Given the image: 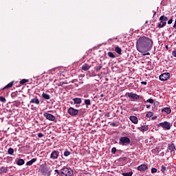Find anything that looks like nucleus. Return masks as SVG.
<instances>
[{
  "label": "nucleus",
  "instance_id": "f257e3e1",
  "mask_svg": "<svg viewBox=\"0 0 176 176\" xmlns=\"http://www.w3.org/2000/svg\"><path fill=\"white\" fill-rule=\"evenodd\" d=\"M153 47V41L150 38L143 36H140L136 42V49L140 53L142 52H150Z\"/></svg>",
  "mask_w": 176,
  "mask_h": 176
},
{
  "label": "nucleus",
  "instance_id": "f03ea898",
  "mask_svg": "<svg viewBox=\"0 0 176 176\" xmlns=\"http://www.w3.org/2000/svg\"><path fill=\"white\" fill-rule=\"evenodd\" d=\"M60 176H74V170L71 168L64 166L60 169Z\"/></svg>",
  "mask_w": 176,
  "mask_h": 176
},
{
  "label": "nucleus",
  "instance_id": "7ed1b4c3",
  "mask_svg": "<svg viewBox=\"0 0 176 176\" xmlns=\"http://www.w3.org/2000/svg\"><path fill=\"white\" fill-rule=\"evenodd\" d=\"M130 138L129 137L123 136L120 138L119 145H122V146H126L127 145H130Z\"/></svg>",
  "mask_w": 176,
  "mask_h": 176
},
{
  "label": "nucleus",
  "instance_id": "20e7f679",
  "mask_svg": "<svg viewBox=\"0 0 176 176\" xmlns=\"http://www.w3.org/2000/svg\"><path fill=\"white\" fill-rule=\"evenodd\" d=\"M171 126H173V124L167 121L161 122L158 124V127H162L164 130H170Z\"/></svg>",
  "mask_w": 176,
  "mask_h": 176
},
{
  "label": "nucleus",
  "instance_id": "39448f33",
  "mask_svg": "<svg viewBox=\"0 0 176 176\" xmlns=\"http://www.w3.org/2000/svg\"><path fill=\"white\" fill-rule=\"evenodd\" d=\"M67 113L69 115H71V116H76V115L79 113V110L74 109V107H69L67 110Z\"/></svg>",
  "mask_w": 176,
  "mask_h": 176
},
{
  "label": "nucleus",
  "instance_id": "423d86ee",
  "mask_svg": "<svg viewBox=\"0 0 176 176\" xmlns=\"http://www.w3.org/2000/svg\"><path fill=\"white\" fill-rule=\"evenodd\" d=\"M43 116L45 118H46L47 120H50V122H55L56 120V116L49 113H44Z\"/></svg>",
  "mask_w": 176,
  "mask_h": 176
},
{
  "label": "nucleus",
  "instance_id": "0eeeda50",
  "mask_svg": "<svg viewBox=\"0 0 176 176\" xmlns=\"http://www.w3.org/2000/svg\"><path fill=\"white\" fill-rule=\"evenodd\" d=\"M170 79V73L166 72L162 74L160 76V80H162V82H164V80H168Z\"/></svg>",
  "mask_w": 176,
  "mask_h": 176
},
{
  "label": "nucleus",
  "instance_id": "6e6552de",
  "mask_svg": "<svg viewBox=\"0 0 176 176\" xmlns=\"http://www.w3.org/2000/svg\"><path fill=\"white\" fill-rule=\"evenodd\" d=\"M59 155L60 152L58 151H54L50 155V159H52V160H56V159H58Z\"/></svg>",
  "mask_w": 176,
  "mask_h": 176
},
{
  "label": "nucleus",
  "instance_id": "1a4fd4ad",
  "mask_svg": "<svg viewBox=\"0 0 176 176\" xmlns=\"http://www.w3.org/2000/svg\"><path fill=\"white\" fill-rule=\"evenodd\" d=\"M127 96L129 98H131V100H140V96H138L137 94L131 92L128 93Z\"/></svg>",
  "mask_w": 176,
  "mask_h": 176
},
{
  "label": "nucleus",
  "instance_id": "9d476101",
  "mask_svg": "<svg viewBox=\"0 0 176 176\" xmlns=\"http://www.w3.org/2000/svg\"><path fill=\"white\" fill-rule=\"evenodd\" d=\"M30 104L39 105V104H41V101H39V98H38V96H34L32 99H31Z\"/></svg>",
  "mask_w": 176,
  "mask_h": 176
},
{
  "label": "nucleus",
  "instance_id": "9b49d317",
  "mask_svg": "<svg viewBox=\"0 0 176 176\" xmlns=\"http://www.w3.org/2000/svg\"><path fill=\"white\" fill-rule=\"evenodd\" d=\"M148 168V166L146 164H141L138 166V171H145Z\"/></svg>",
  "mask_w": 176,
  "mask_h": 176
},
{
  "label": "nucleus",
  "instance_id": "f8f14e48",
  "mask_svg": "<svg viewBox=\"0 0 176 176\" xmlns=\"http://www.w3.org/2000/svg\"><path fill=\"white\" fill-rule=\"evenodd\" d=\"M129 119L132 123H134V124H137L138 123V118L134 116H130Z\"/></svg>",
  "mask_w": 176,
  "mask_h": 176
},
{
  "label": "nucleus",
  "instance_id": "ddd939ff",
  "mask_svg": "<svg viewBox=\"0 0 176 176\" xmlns=\"http://www.w3.org/2000/svg\"><path fill=\"white\" fill-rule=\"evenodd\" d=\"M8 167H5V166H1L0 168V173L1 174H6V173H8V171H9V169H8Z\"/></svg>",
  "mask_w": 176,
  "mask_h": 176
},
{
  "label": "nucleus",
  "instance_id": "4468645a",
  "mask_svg": "<svg viewBox=\"0 0 176 176\" xmlns=\"http://www.w3.org/2000/svg\"><path fill=\"white\" fill-rule=\"evenodd\" d=\"M90 67H91V66L89 64L85 63L82 66V71H89V69H90Z\"/></svg>",
  "mask_w": 176,
  "mask_h": 176
},
{
  "label": "nucleus",
  "instance_id": "2eb2a0df",
  "mask_svg": "<svg viewBox=\"0 0 176 176\" xmlns=\"http://www.w3.org/2000/svg\"><path fill=\"white\" fill-rule=\"evenodd\" d=\"M73 101H74V104H82V98H74L73 99Z\"/></svg>",
  "mask_w": 176,
  "mask_h": 176
},
{
  "label": "nucleus",
  "instance_id": "dca6fc26",
  "mask_svg": "<svg viewBox=\"0 0 176 176\" xmlns=\"http://www.w3.org/2000/svg\"><path fill=\"white\" fill-rule=\"evenodd\" d=\"M161 22L158 23L157 28H163V27H166V25L167 24V22H164L163 21H160Z\"/></svg>",
  "mask_w": 176,
  "mask_h": 176
},
{
  "label": "nucleus",
  "instance_id": "f3484780",
  "mask_svg": "<svg viewBox=\"0 0 176 176\" xmlns=\"http://www.w3.org/2000/svg\"><path fill=\"white\" fill-rule=\"evenodd\" d=\"M168 149L169 151H170V152H173V151H175V144H174V143L168 144Z\"/></svg>",
  "mask_w": 176,
  "mask_h": 176
},
{
  "label": "nucleus",
  "instance_id": "a211bd4d",
  "mask_svg": "<svg viewBox=\"0 0 176 176\" xmlns=\"http://www.w3.org/2000/svg\"><path fill=\"white\" fill-rule=\"evenodd\" d=\"M41 97L44 100H50V95L45 94V93H43L41 95Z\"/></svg>",
  "mask_w": 176,
  "mask_h": 176
},
{
  "label": "nucleus",
  "instance_id": "6ab92c4d",
  "mask_svg": "<svg viewBox=\"0 0 176 176\" xmlns=\"http://www.w3.org/2000/svg\"><path fill=\"white\" fill-rule=\"evenodd\" d=\"M115 52L120 56H122V48H120L119 46L116 47Z\"/></svg>",
  "mask_w": 176,
  "mask_h": 176
},
{
  "label": "nucleus",
  "instance_id": "aec40b11",
  "mask_svg": "<svg viewBox=\"0 0 176 176\" xmlns=\"http://www.w3.org/2000/svg\"><path fill=\"white\" fill-rule=\"evenodd\" d=\"M167 170H168V166H167V165H162L161 166V172L163 173L164 174L167 171Z\"/></svg>",
  "mask_w": 176,
  "mask_h": 176
},
{
  "label": "nucleus",
  "instance_id": "412c9836",
  "mask_svg": "<svg viewBox=\"0 0 176 176\" xmlns=\"http://www.w3.org/2000/svg\"><path fill=\"white\" fill-rule=\"evenodd\" d=\"M41 173H43V174H48V175H50V171L49 170V168H43L41 170Z\"/></svg>",
  "mask_w": 176,
  "mask_h": 176
},
{
  "label": "nucleus",
  "instance_id": "4be33fe9",
  "mask_svg": "<svg viewBox=\"0 0 176 176\" xmlns=\"http://www.w3.org/2000/svg\"><path fill=\"white\" fill-rule=\"evenodd\" d=\"M13 83H14V81L10 82L3 88V90H6V89H10V87L13 86Z\"/></svg>",
  "mask_w": 176,
  "mask_h": 176
},
{
  "label": "nucleus",
  "instance_id": "5701e85b",
  "mask_svg": "<svg viewBox=\"0 0 176 176\" xmlns=\"http://www.w3.org/2000/svg\"><path fill=\"white\" fill-rule=\"evenodd\" d=\"M162 112H165L166 113H170L171 112V108L165 107L164 109H162Z\"/></svg>",
  "mask_w": 176,
  "mask_h": 176
},
{
  "label": "nucleus",
  "instance_id": "b1692460",
  "mask_svg": "<svg viewBox=\"0 0 176 176\" xmlns=\"http://www.w3.org/2000/svg\"><path fill=\"white\" fill-rule=\"evenodd\" d=\"M167 20H168V18L164 15H162L160 17V21H164V23H166Z\"/></svg>",
  "mask_w": 176,
  "mask_h": 176
},
{
  "label": "nucleus",
  "instance_id": "393cba45",
  "mask_svg": "<svg viewBox=\"0 0 176 176\" xmlns=\"http://www.w3.org/2000/svg\"><path fill=\"white\" fill-rule=\"evenodd\" d=\"M25 162L23 159H19L16 162L17 166H23Z\"/></svg>",
  "mask_w": 176,
  "mask_h": 176
},
{
  "label": "nucleus",
  "instance_id": "a878e982",
  "mask_svg": "<svg viewBox=\"0 0 176 176\" xmlns=\"http://www.w3.org/2000/svg\"><path fill=\"white\" fill-rule=\"evenodd\" d=\"M30 82V80L23 78L19 81L20 85H24L25 83H28Z\"/></svg>",
  "mask_w": 176,
  "mask_h": 176
},
{
  "label": "nucleus",
  "instance_id": "bb28decb",
  "mask_svg": "<svg viewBox=\"0 0 176 176\" xmlns=\"http://www.w3.org/2000/svg\"><path fill=\"white\" fill-rule=\"evenodd\" d=\"M84 102L87 108H89V105H91V100H90V99H85Z\"/></svg>",
  "mask_w": 176,
  "mask_h": 176
},
{
  "label": "nucleus",
  "instance_id": "cd10ccee",
  "mask_svg": "<svg viewBox=\"0 0 176 176\" xmlns=\"http://www.w3.org/2000/svg\"><path fill=\"white\" fill-rule=\"evenodd\" d=\"M107 56H109L110 58H116V55H115V54H113L112 52H109L107 53Z\"/></svg>",
  "mask_w": 176,
  "mask_h": 176
},
{
  "label": "nucleus",
  "instance_id": "c85d7f7f",
  "mask_svg": "<svg viewBox=\"0 0 176 176\" xmlns=\"http://www.w3.org/2000/svg\"><path fill=\"white\" fill-rule=\"evenodd\" d=\"M149 127L147 125H144L141 126V131H148Z\"/></svg>",
  "mask_w": 176,
  "mask_h": 176
},
{
  "label": "nucleus",
  "instance_id": "c756f323",
  "mask_svg": "<svg viewBox=\"0 0 176 176\" xmlns=\"http://www.w3.org/2000/svg\"><path fill=\"white\" fill-rule=\"evenodd\" d=\"M8 155H13V153H14V149H13L12 148H8Z\"/></svg>",
  "mask_w": 176,
  "mask_h": 176
},
{
  "label": "nucleus",
  "instance_id": "7c9ffc66",
  "mask_svg": "<svg viewBox=\"0 0 176 176\" xmlns=\"http://www.w3.org/2000/svg\"><path fill=\"white\" fill-rule=\"evenodd\" d=\"M153 115V112L152 111H148L147 112V113L146 114V118H152Z\"/></svg>",
  "mask_w": 176,
  "mask_h": 176
},
{
  "label": "nucleus",
  "instance_id": "2f4dec72",
  "mask_svg": "<svg viewBox=\"0 0 176 176\" xmlns=\"http://www.w3.org/2000/svg\"><path fill=\"white\" fill-rule=\"evenodd\" d=\"M144 102H149V104H153L155 100H153V99H148L146 100H144Z\"/></svg>",
  "mask_w": 176,
  "mask_h": 176
},
{
  "label": "nucleus",
  "instance_id": "473e14b6",
  "mask_svg": "<svg viewBox=\"0 0 176 176\" xmlns=\"http://www.w3.org/2000/svg\"><path fill=\"white\" fill-rule=\"evenodd\" d=\"M64 156L65 157L69 156L71 155V152L68 151H65L63 153Z\"/></svg>",
  "mask_w": 176,
  "mask_h": 176
},
{
  "label": "nucleus",
  "instance_id": "72a5a7b5",
  "mask_svg": "<svg viewBox=\"0 0 176 176\" xmlns=\"http://www.w3.org/2000/svg\"><path fill=\"white\" fill-rule=\"evenodd\" d=\"M122 175H124V176H132L133 175V172L124 173H122Z\"/></svg>",
  "mask_w": 176,
  "mask_h": 176
},
{
  "label": "nucleus",
  "instance_id": "f704fd0d",
  "mask_svg": "<svg viewBox=\"0 0 176 176\" xmlns=\"http://www.w3.org/2000/svg\"><path fill=\"white\" fill-rule=\"evenodd\" d=\"M0 102H6V99L3 96H0Z\"/></svg>",
  "mask_w": 176,
  "mask_h": 176
},
{
  "label": "nucleus",
  "instance_id": "c9c22d12",
  "mask_svg": "<svg viewBox=\"0 0 176 176\" xmlns=\"http://www.w3.org/2000/svg\"><path fill=\"white\" fill-rule=\"evenodd\" d=\"M16 96H17V91L12 92V93L11 94V97H12V98H14V97H16Z\"/></svg>",
  "mask_w": 176,
  "mask_h": 176
},
{
  "label": "nucleus",
  "instance_id": "e433bc0d",
  "mask_svg": "<svg viewBox=\"0 0 176 176\" xmlns=\"http://www.w3.org/2000/svg\"><path fill=\"white\" fill-rule=\"evenodd\" d=\"M151 173H152V174H155V173H157V169L155 168H152Z\"/></svg>",
  "mask_w": 176,
  "mask_h": 176
},
{
  "label": "nucleus",
  "instance_id": "4c0bfd02",
  "mask_svg": "<svg viewBox=\"0 0 176 176\" xmlns=\"http://www.w3.org/2000/svg\"><path fill=\"white\" fill-rule=\"evenodd\" d=\"M111 153H113V155H115V153H116V147H113L111 148Z\"/></svg>",
  "mask_w": 176,
  "mask_h": 176
},
{
  "label": "nucleus",
  "instance_id": "58836bf2",
  "mask_svg": "<svg viewBox=\"0 0 176 176\" xmlns=\"http://www.w3.org/2000/svg\"><path fill=\"white\" fill-rule=\"evenodd\" d=\"M37 136L38 137V138H42V137H43V133H39L37 134Z\"/></svg>",
  "mask_w": 176,
  "mask_h": 176
},
{
  "label": "nucleus",
  "instance_id": "ea45409f",
  "mask_svg": "<svg viewBox=\"0 0 176 176\" xmlns=\"http://www.w3.org/2000/svg\"><path fill=\"white\" fill-rule=\"evenodd\" d=\"M55 173H56L57 175H61V172L59 170L56 169Z\"/></svg>",
  "mask_w": 176,
  "mask_h": 176
},
{
  "label": "nucleus",
  "instance_id": "a19ab883",
  "mask_svg": "<svg viewBox=\"0 0 176 176\" xmlns=\"http://www.w3.org/2000/svg\"><path fill=\"white\" fill-rule=\"evenodd\" d=\"M111 126H112L113 127H118V124L115 122L111 123Z\"/></svg>",
  "mask_w": 176,
  "mask_h": 176
},
{
  "label": "nucleus",
  "instance_id": "79ce46f5",
  "mask_svg": "<svg viewBox=\"0 0 176 176\" xmlns=\"http://www.w3.org/2000/svg\"><path fill=\"white\" fill-rule=\"evenodd\" d=\"M30 162H32V164H34V163H35V162H36V158H33L30 160Z\"/></svg>",
  "mask_w": 176,
  "mask_h": 176
},
{
  "label": "nucleus",
  "instance_id": "37998d69",
  "mask_svg": "<svg viewBox=\"0 0 176 176\" xmlns=\"http://www.w3.org/2000/svg\"><path fill=\"white\" fill-rule=\"evenodd\" d=\"M26 166H32V164L31 161H28V162L26 163Z\"/></svg>",
  "mask_w": 176,
  "mask_h": 176
},
{
  "label": "nucleus",
  "instance_id": "c03bdc74",
  "mask_svg": "<svg viewBox=\"0 0 176 176\" xmlns=\"http://www.w3.org/2000/svg\"><path fill=\"white\" fill-rule=\"evenodd\" d=\"M172 23H173V18H171L168 21V24H172Z\"/></svg>",
  "mask_w": 176,
  "mask_h": 176
},
{
  "label": "nucleus",
  "instance_id": "a18cd8bd",
  "mask_svg": "<svg viewBox=\"0 0 176 176\" xmlns=\"http://www.w3.org/2000/svg\"><path fill=\"white\" fill-rule=\"evenodd\" d=\"M172 56H173V57H176V50L173 51Z\"/></svg>",
  "mask_w": 176,
  "mask_h": 176
},
{
  "label": "nucleus",
  "instance_id": "49530a36",
  "mask_svg": "<svg viewBox=\"0 0 176 176\" xmlns=\"http://www.w3.org/2000/svg\"><path fill=\"white\" fill-rule=\"evenodd\" d=\"M101 68H102V66H97L96 67V71H100V69H101Z\"/></svg>",
  "mask_w": 176,
  "mask_h": 176
},
{
  "label": "nucleus",
  "instance_id": "de8ad7c7",
  "mask_svg": "<svg viewBox=\"0 0 176 176\" xmlns=\"http://www.w3.org/2000/svg\"><path fill=\"white\" fill-rule=\"evenodd\" d=\"M63 85H65V82H62L60 84L58 85V86H63Z\"/></svg>",
  "mask_w": 176,
  "mask_h": 176
},
{
  "label": "nucleus",
  "instance_id": "09e8293b",
  "mask_svg": "<svg viewBox=\"0 0 176 176\" xmlns=\"http://www.w3.org/2000/svg\"><path fill=\"white\" fill-rule=\"evenodd\" d=\"M151 54L149 52H147L146 54H144L143 56H149Z\"/></svg>",
  "mask_w": 176,
  "mask_h": 176
},
{
  "label": "nucleus",
  "instance_id": "8fccbe9b",
  "mask_svg": "<svg viewBox=\"0 0 176 176\" xmlns=\"http://www.w3.org/2000/svg\"><path fill=\"white\" fill-rule=\"evenodd\" d=\"M146 107L147 109H149V108H151V104H146Z\"/></svg>",
  "mask_w": 176,
  "mask_h": 176
},
{
  "label": "nucleus",
  "instance_id": "3c124183",
  "mask_svg": "<svg viewBox=\"0 0 176 176\" xmlns=\"http://www.w3.org/2000/svg\"><path fill=\"white\" fill-rule=\"evenodd\" d=\"M141 84H142V85H146V82L142 81V82H141Z\"/></svg>",
  "mask_w": 176,
  "mask_h": 176
},
{
  "label": "nucleus",
  "instance_id": "603ef678",
  "mask_svg": "<svg viewBox=\"0 0 176 176\" xmlns=\"http://www.w3.org/2000/svg\"><path fill=\"white\" fill-rule=\"evenodd\" d=\"M173 28H176V21H175V23L173 25Z\"/></svg>",
  "mask_w": 176,
  "mask_h": 176
},
{
  "label": "nucleus",
  "instance_id": "864d4df0",
  "mask_svg": "<svg viewBox=\"0 0 176 176\" xmlns=\"http://www.w3.org/2000/svg\"><path fill=\"white\" fill-rule=\"evenodd\" d=\"M104 94H101L100 96V97L101 98H102V97H104Z\"/></svg>",
  "mask_w": 176,
  "mask_h": 176
},
{
  "label": "nucleus",
  "instance_id": "5fc2aeb1",
  "mask_svg": "<svg viewBox=\"0 0 176 176\" xmlns=\"http://www.w3.org/2000/svg\"><path fill=\"white\" fill-rule=\"evenodd\" d=\"M156 14V12L153 13V17H155V15Z\"/></svg>",
  "mask_w": 176,
  "mask_h": 176
},
{
  "label": "nucleus",
  "instance_id": "6e6d98bb",
  "mask_svg": "<svg viewBox=\"0 0 176 176\" xmlns=\"http://www.w3.org/2000/svg\"><path fill=\"white\" fill-rule=\"evenodd\" d=\"M166 49H168V45H166Z\"/></svg>",
  "mask_w": 176,
  "mask_h": 176
},
{
  "label": "nucleus",
  "instance_id": "4d7b16f0",
  "mask_svg": "<svg viewBox=\"0 0 176 176\" xmlns=\"http://www.w3.org/2000/svg\"><path fill=\"white\" fill-rule=\"evenodd\" d=\"M145 24H148V21H146L145 22Z\"/></svg>",
  "mask_w": 176,
  "mask_h": 176
},
{
  "label": "nucleus",
  "instance_id": "13d9d810",
  "mask_svg": "<svg viewBox=\"0 0 176 176\" xmlns=\"http://www.w3.org/2000/svg\"><path fill=\"white\" fill-rule=\"evenodd\" d=\"M123 159V160H126V157H124V158H122Z\"/></svg>",
  "mask_w": 176,
  "mask_h": 176
},
{
  "label": "nucleus",
  "instance_id": "bf43d9fd",
  "mask_svg": "<svg viewBox=\"0 0 176 176\" xmlns=\"http://www.w3.org/2000/svg\"><path fill=\"white\" fill-rule=\"evenodd\" d=\"M9 168H12V166H10Z\"/></svg>",
  "mask_w": 176,
  "mask_h": 176
},
{
  "label": "nucleus",
  "instance_id": "052dcab7",
  "mask_svg": "<svg viewBox=\"0 0 176 176\" xmlns=\"http://www.w3.org/2000/svg\"><path fill=\"white\" fill-rule=\"evenodd\" d=\"M107 116H109V114H108Z\"/></svg>",
  "mask_w": 176,
  "mask_h": 176
},
{
  "label": "nucleus",
  "instance_id": "680f3d73",
  "mask_svg": "<svg viewBox=\"0 0 176 176\" xmlns=\"http://www.w3.org/2000/svg\"><path fill=\"white\" fill-rule=\"evenodd\" d=\"M153 119H155V117H153Z\"/></svg>",
  "mask_w": 176,
  "mask_h": 176
},
{
  "label": "nucleus",
  "instance_id": "e2e57ef3",
  "mask_svg": "<svg viewBox=\"0 0 176 176\" xmlns=\"http://www.w3.org/2000/svg\"><path fill=\"white\" fill-rule=\"evenodd\" d=\"M153 119H155V117H153Z\"/></svg>",
  "mask_w": 176,
  "mask_h": 176
}]
</instances>
